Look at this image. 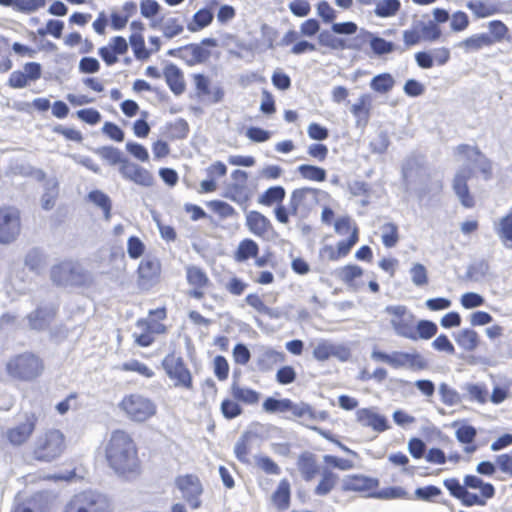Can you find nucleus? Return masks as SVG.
Listing matches in <instances>:
<instances>
[{
	"instance_id": "1",
	"label": "nucleus",
	"mask_w": 512,
	"mask_h": 512,
	"mask_svg": "<svg viewBox=\"0 0 512 512\" xmlns=\"http://www.w3.org/2000/svg\"><path fill=\"white\" fill-rule=\"evenodd\" d=\"M104 454L108 466L117 475L131 478L141 473L138 446L128 431L113 430L105 443Z\"/></svg>"
},
{
	"instance_id": "2",
	"label": "nucleus",
	"mask_w": 512,
	"mask_h": 512,
	"mask_svg": "<svg viewBox=\"0 0 512 512\" xmlns=\"http://www.w3.org/2000/svg\"><path fill=\"white\" fill-rule=\"evenodd\" d=\"M68 448L65 433L55 427L42 429L33 439L29 449L32 461L51 463L61 458Z\"/></svg>"
},
{
	"instance_id": "3",
	"label": "nucleus",
	"mask_w": 512,
	"mask_h": 512,
	"mask_svg": "<svg viewBox=\"0 0 512 512\" xmlns=\"http://www.w3.org/2000/svg\"><path fill=\"white\" fill-rule=\"evenodd\" d=\"M296 466L302 479L306 482H310L320 475V479L313 490L316 496H327L339 483L338 474L328 467L322 468L317 456L312 452H302L297 458Z\"/></svg>"
},
{
	"instance_id": "4",
	"label": "nucleus",
	"mask_w": 512,
	"mask_h": 512,
	"mask_svg": "<svg viewBox=\"0 0 512 512\" xmlns=\"http://www.w3.org/2000/svg\"><path fill=\"white\" fill-rule=\"evenodd\" d=\"M43 359L36 353L24 351L9 358L5 370L7 375L15 381L33 382L44 372Z\"/></svg>"
},
{
	"instance_id": "5",
	"label": "nucleus",
	"mask_w": 512,
	"mask_h": 512,
	"mask_svg": "<svg viewBox=\"0 0 512 512\" xmlns=\"http://www.w3.org/2000/svg\"><path fill=\"white\" fill-rule=\"evenodd\" d=\"M39 424V415L33 411L20 410L15 423L8 427L2 435L6 444L20 448L29 443Z\"/></svg>"
},
{
	"instance_id": "6",
	"label": "nucleus",
	"mask_w": 512,
	"mask_h": 512,
	"mask_svg": "<svg viewBox=\"0 0 512 512\" xmlns=\"http://www.w3.org/2000/svg\"><path fill=\"white\" fill-rule=\"evenodd\" d=\"M118 408L133 423H145L157 414L156 403L138 392L125 394L119 401Z\"/></svg>"
},
{
	"instance_id": "7",
	"label": "nucleus",
	"mask_w": 512,
	"mask_h": 512,
	"mask_svg": "<svg viewBox=\"0 0 512 512\" xmlns=\"http://www.w3.org/2000/svg\"><path fill=\"white\" fill-rule=\"evenodd\" d=\"M167 317L165 307L150 310L146 318H140L136 322L139 333H134V342L140 347H149L155 341V336L165 334L167 327L162 321Z\"/></svg>"
},
{
	"instance_id": "8",
	"label": "nucleus",
	"mask_w": 512,
	"mask_h": 512,
	"mask_svg": "<svg viewBox=\"0 0 512 512\" xmlns=\"http://www.w3.org/2000/svg\"><path fill=\"white\" fill-rule=\"evenodd\" d=\"M62 512H112V504L105 495L93 490H84L74 494Z\"/></svg>"
},
{
	"instance_id": "9",
	"label": "nucleus",
	"mask_w": 512,
	"mask_h": 512,
	"mask_svg": "<svg viewBox=\"0 0 512 512\" xmlns=\"http://www.w3.org/2000/svg\"><path fill=\"white\" fill-rule=\"evenodd\" d=\"M217 45L216 39L204 38L199 43H189L172 49L168 54L181 59L187 66L193 67L206 63L211 58L212 49L216 48Z\"/></svg>"
},
{
	"instance_id": "10",
	"label": "nucleus",
	"mask_w": 512,
	"mask_h": 512,
	"mask_svg": "<svg viewBox=\"0 0 512 512\" xmlns=\"http://www.w3.org/2000/svg\"><path fill=\"white\" fill-rule=\"evenodd\" d=\"M162 367L174 387L188 391L194 389L193 375L181 356L167 354L162 360Z\"/></svg>"
},
{
	"instance_id": "11",
	"label": "nucleus",
	"mask_w": 512,
	"mask_h": 512,
	"mask_svg": "<svg viewBox=\"0 0 512 512\" xmlns=\"http://www.w3.org/2000/svg\"><path fill=\"white\" fill-rule=\"evenodd\" d=\"M22 232L21 211L12 205L0 207V244L14 243Z\"/></svg>"
},
{
	"instance_id": "12",
	"label": "nucleus",
	"mask_w": 512,
	"mask_h": 512,
	"mask_svg": "<svg viewBox=\"0 0 512 512\" xmlns=\"http://www.w3.org/2000/svg\"><path fill=\"white\" fill-rule=\"evenodd\" d=\"M175 485L191 509L196 510L201 508V497L204 492V487L197 475H179L175 479Z\"/></svg>"
},
{
	"instance_id": "13",
	"label": "nucleus",
	"mask_w": 512,
	"mask_h": 512,
	"mask_svg": "<svg viewBox=\"0 0 512 512\" xmlns=\"http://www.w3.org/2000/svg\"><path fill=\"white\" fill-rule=\"evenodd\" d=\"M474 170L469 166L459 168L451 182V187L460 204L467 209L476 206V198L469 188V180L473 177Z\"/></svg>"
},
{
	"instance_id": "14",
	"label": "nucleus",
	"mask_w": 512,
	"mask_h": 512,
	"mask_svg": "<svg viewBox=\"0 0 512 512\" xmlns=\"http://www.w3.org/2000/svg\"><path fill=\"white\" fill-rule=\"evenodd\" d=\"M379 489V480L364 474H350L341 482V491L355 493L362 497H375Z\"/></svg>"
},
{
	"instance_id": "15",
	"label": "nucleus",
	"mask_w": 512,
	"mask_h": 512,
	"mask_svg": "<svg viewBox=\"0 0 512 512\" xmlns=\"http://www.w3.org/2000/svg\"><path fill=\"white\" fill-rule=\"evenodd\" d=\"M262 407L265 412L271 414L289 412L295 418L314 416V411L308 404L298 405L289 398L276 399L273 397H268L264 400Z\"/></svg>"
},
{
	"instance_id": "16",
	"label": "nucleus",
	"mask_w": 512,
	"mask_h": 512,
	"mask_svg": "<svg viewBox=\"0 0 512 512\" xmlns=\"http://www.w3.org/2000/svg\"><path fill=\"white\" fill-rule=\"evenodd\" d=\"M185 272L186 281L190 287L187 295L193 299H203L209 288L212 286V282L208 274L202 267L196 265L186 266Z\"/></svg>"
},
{
	"instance_id": "17",
	"label": "nucleus",
	"mask_w": 512,
	"mask_h": 512,
	"mask_svg": "<svg viewBox=\"0 0 512 512\" xmlns=\"http://www.w3.org/2000/svg\"><path fill=\"white\" fill-rule=\"evenodd\" d=\"M385 313L390 316V324L394 331L401 337L410 336V331L415 316L404 305H389L385 308Z\"/></svg>"
},
{
	"instance_id": "18",
	"label": "nucleus",
	"mask_w": 512,
	"mask_h": 512,
	"mask_svg": "<svg viewBox=\"0 0 512 512\" xmlns=\"http://www.w3.org/2000/svg\"><path fill=\"white\" fill-rule=\"evenodd\" d=\"M136 272L138 286L149 289L159 281L161 263L158 259L145 258L139 263Z\"/></svg>"
},
{
	"instance_id": "19",
	"label": "nucleus",
	"mask_w": 512,
	"mask_h": 512,
	"mask_svg": "<svg viewBox=\"0 0 512 512\" xmlns=\"http://www.w3.org/2000/svg\"><path fill=\"white\" fill-rule=\"evenodd\" d=\"M232 178L234 183L228 187L225 196L239 205L247 204L251 197L247 187L248 173L237 169L232 172Z\"/></svg>"
},
{
	"instance_id": "20",
	"label": "nucleus",
	"mask_w": 512,
	"mask_h": 512,
	"mask_svg": "<svg viewBox=\"0 0 512 512\" xmlns=\"http://www.w3.org/2000/svg\"><path fill=\"white\" fill-rule=\"evenodd\" d=\"M119 173L123 179L141 187H151L155 183V178L148 169L130 159L124 167L119 169Z\"/></svg>"
},
{
	"instance_id": "21",
	"label": "nucleus",
	"mask_w": 512,
	"mask_h": 512,
	"mask_svg": "<svg viewBox=\"0 0 512 512\" xmlns=\"http://www.w3.org/2000/svg\"><path fill=\"white\" fill-rule=\"evenodd\" d=\"M245 225L251 234L261 239H267L274 234L270 219L257 210L246 213Z\"/></svg>"
},
{
	"instance_id": "22",
	"label": "nucleus",
	"mask_w": 512,
	"mask_h": 512,
	"mask_svg": "<svg viewBox=\"0 0 512 512\" xmlns=\"http://www.w3.org/2000/svg\"><path fill=\"white\" fill-rule=\"evenodd\" d=\"M41 65L37 62H28L22 70L13 71L8 78V86L14 89L26 87L30 82L40 79Z\"/></svg>"
},
{
	"instance_id": "23",
	"label": "nucleus",
	"mask_w": 512,
	"mask_h": 512,
	"mask_svg": "<svg viewBox=\"0 0 512 512\" xmlns=\"http://www.w3.org/2000/svg\"><path fill=\"white\" fill-rule=\"evenodd\" d=\"M356 420L361 426L371 428L377 433H382L390 428L386 416L377 412L376 408L358 409Z\"/></svg>"
},
{
	"instance_id": "24",
	"label": "nucleus",
	"mask_w": 512,
	"mask_h": 512,
	"mask_svg": "<svg viewBox=\"0 0 512 512\" xmlns=\"http://www.w3.org/2000/svg\"><path fill=\"white\" fill-rule=\"evenodd\" d=\"M130 28L132 30L131 35L129 36V44L133 51V55L138 61H147L149 59V52L145 45V39L143 36V32L145 30L144 23L135 20L130 24Z\"/></svg>"
},
{
	"instance_id": "25",
	"label": "nucleus",
	"mask_w": 512,
	"mask_h": 512,
	"mask_svg": "<svg viewBox=\"0 0 512 512\" xmlns=\"http://www.w3.org/2000/svg\"><path fill=\"white\" fill-rule=\"evenodd\" d=\"M128 42L123 36L112 37L106 46L100 47L99 56L107 65H113L118 62V57L128 52Z\"/></svg>"
},
{
	"instance_id": "26",
	"label": "nucleus",
	"mask_w": 512,
	"mask_h": 512,
	"mask_svg": "<svg viewBox=\"0 0 512 512\" xmlns=\"http://www.w3.org/2000/svg\"><path fill=\"white\" fill-rule=\"evenodd\" d=\"M13 512H52V507L48 496L43 492H37L26 499L17 501Z\"/></svg>"
},
{
	"instance_id": "27",
	"label": "nucleus",
	"mask_w": 512,
	"mask_h": 512,
	"mask_svg": "<svg viewBox=\"0 0 512 512\" xmlns=\"http://www.w3.org/2000/svg\"><path fill=\"white\" fill-rule=\"evenodd\" d=\"M443 484L453 497L460 500L462 505L467 507L483 506V502L477 497V494L469 492L464 483L461 484L457 478L445 479Z\"/></svg>"
},
{
	"instance_id": "28",
	"label": "nucleus",
	"mask_w": 512,
	"mask_h": 512,
	"mask_svg": "<svg viewBox=\"0 0 512 512\" xmlns=\"http://www.w3.org/2000/svg\"><path fill=\"white\" fill-rule=\"evenodd\" d=\"M350 356V350L344 345H334L328 340H321L313 349V357L318 361H326L331 357L345 361Z\"/></svg>"
},
{
	"instance_id": "29",
	"label": "nucleus",
	"mask_w": 512,
	"mask_h": 512,
	"mask_svg": "<svg viewBox=\"0 0 512 512\" xmlns=\"http://www.w3.org/2000/svg\"><path fill=\"white\" fill-rule=\"evenodd\" d=\"M219 6L218 0H207L205 7L199 9L192 17L191 21L187 24V29L190 32H198L208 27L214 18V11Z\"/></svg>"
},
{
	"instance_id": "30",
	"label": "nucleus",
	"mask_w": 512,
	"mask_h": 512,
	"mask_svg": "<svg viewBox=\"0 0 512 512\" xmlns=\"http://www.w3.org/2000/svg\"><path fill=\"white\" fill-rule=\"evenodd\" d=\"M163 76L169 89L175 95H181L186 89V83L182 70L175 64H168L163 69Z\"/></svg>"
},
{
	"instance_id": "31",
	"label": "nucleus",
	"mask_w": 512,
	"mask_h": 512,
	"mask_svg": "<svg viewBox=\"0 0 512 512\" xmlns=\"http://www.w3.org/2000/svg\"><path fill=\"white\" fill-rule=\"evenodd\" d=\"M355 245V237L351 240H341L337 246L325 245L320 249V256L327 261H338L346 257Z\"/></svg>"
},
{
	"instance_id": "32",
	"label": "nucleus",
	"mask_w": 512,
	"mask_h": 512,
	"mask_svg": "<svg viewBox=\"0 0 512 512\" xmlns=\"http://www.w3.org/2000/svg\"><path fill=\"white\" fill-rule=\"evenodd\" d=\"M372 109V96L370 94H362L356 103H354L350 111L356 118L357 125H367Z\"/></svg>"
},
{
	"instance_id": "33",
	"label": "nucleus",
	"mask_w": 512,
	"mask_h": 512,
	"mask_svg": "<svg viewBox=\"0 0 512 512\" xmlns=\"http://www.w3.org/2000/svg\"><path fill=\"white\" fill-rule=\"evenodd\" d=\"M56 312L54 308L47 309L40 307L35 309L27 317L30 328L37 331L45 329L56 316Z\"/></svg>"
},
{
	"instance_id": "34",
	"label": "nucleus",
	"mask_w": 512,
	"mask_h": 512,
	"mask_svg": "<svg viewBox=\"0 0 512 512\" xmlns=\"http://www.w3.org/2000/svg\"><path fill=\"white\" fill-rule=\"evenodd\" d=\"M230 393L239 404L257 405L260 401V393L252 388L241 386L237 382H233L230 387Z\"/></svg>"
},
{
	"instance_id": "35",
	"label": "nucleus",
	"mask_w": 512,
	"mask_h": 512,
	"mask_svg": "<svg viewBox=\"0 0 512 512\" xmlns=\"http://www.w3.org/2000/svg\"><path fill=\"white\" fill-rule=\"evenodd\" d=\"M259 255V245L251 238L242 239L233 253V258L238 263H243Z\"/></svg>"
},
{
	"instance_id": "36",
	"label": "nucleus",
	"mask_w": 512,
	"mask_h": 512,
	"mask_svg": "<svg viewBox=\"0 0 512 512\" xmlns=\"http://www.w3.org/2000/svg\"><path fill=\"white\" fill-rule=\"evenodd\" d=\"M438 331L437 325L430 320H420L416 324L413 323L411 327L410 336L407 339L417 341L419 339L429 340L433 338Z\"/></svg>"
},
{
	"instance_id": "37",
	"label": "nucleus",
	"mask_w": 512,
	"mask_h": 512,
	"mask_svg": "<svg viewBox=\"0 0 512 512\" xmlns=\"http://www.w3.org/2000/svg\"><path fill=\"white\" fill-rule=\"evenodd\" d=\"M274 506L281 511L287 510L291 502V485L288 479L280 480L271 496Z\"/></svg>"
},
{
	"instance_id": "38",
	"label": "nucleus",
	"mask_w": 512,
	"mask_h": 512,
	"mask_svg": "<svg viewBox=\"0 0 512 512\" xmlns=\"http://www.w3.org/2000/svg\"><path fill=\"white\" fill-rule=\"evenodd\" d=\"M464 485L467 488L479 489L480 494L477 497L483 502V506L486 504L487 499H490L495 494V488L491 483H485L483 480L475 475H466L464 477Z\"/></svg>"
},
{
	"instance_id": "39",
	"label": "nucleus",
	"mask_w": 512,
	"mask_h": 512,
	"mask_svg": "<svg viewBox=\"0 0 512 512\" xmlns=\"http://www.w3.org/2000/svg\"><path fill=\"white\" fill-rule=\"evenodd\" d=\"M456 439L465 445L464 451L467 454H472L477 450L475 444V438L477 436V430L471 425H462L455 432Z\"/></svg>"
},
{
	"instance_id": "40",
	"label": "nucleus",
	"mask_w": 512,
	"mask_h": 512,
	"mask_svg": "<svg viewBox=\"0 0 512 512\" xmlns=\"http://www.w3.org/2000/svg\"><path fill=\"white\" fill-rule=\"evenodd\" d=\"M334 230L340 236L348 235L347 240L355 237V244L359 241V228L349 216L339 217L334 222Z\"/></svg>"
},
{
	"instance_id": "41",
	"label": "nucleus",
	"mask_w": 512,
	"mask_h": 512,
	"mask_svg": "<svg viewBox=\"0 0 512 512\" xmlns=\"http://www.w3.org/2000/svg\"><path fill=\"white\" fill-rule=\"evenodd\" d=\"M457 344L467 352H473L480 344V337L477 331L465 328L456 336Z\"/></svg>"
},
{
	"instance_id": "42",
	"label": "nucleus",
	"mask_w": 512,
	"mask_h": 512,
	"mask_svg": "<svg viewBox=\"0 0 512 512\" xmlns=\"http://www.w3.org/2000/svg\"><path fill=\"white\" fill-rule=\"evenodd\" d=\"M363 274V269L356 264H348L337 270L338 279L349 287H356V280Z\"/></svg>"
},
{
	"instance_id": "43",
	"label": "nucleus",
	"mask_w": 512,
	"mask_h": 512,
	"mask_svg": "<svg viewBox=\"0 0 512 512\" xmlns=\"http://www.w3.org/2000/svg\"><path fill=\"white\" fill-rule=\"evenodd\" d=\"M494 44V39L489 34L481 33L474 34L460 43V46L466 52L478 51L484 47H488Z\"/></svg>"
},
{
	"instance_id": "44",
	"label": "nucleus",
	"mask_w": 512,
	"mask_h": 512,
	"mask_svg": "<svg viewBox=\"0 0 512 512\" xmlns=\"http://www.w3.org/2000/svg\"><path fill=\"white\" fill-rule=\"evenodd\" d=\"M99 156L105 160L109 165L115 166L118 165L119 169L126 165V162L129 161V158L123 155V153L116 147L113 146H103L98 150Z\"/></svg>"
},
{
	"instance_id": "45",
	"label": "nucleus",
	"mask_w": 512,
	"mask_h": 512,
	"mask_svg": "<svg viewBox=\"0 0 512 512\" xmlns=\"http://www.w3.org/2000/svg\"><path fill=\"white\" fill-rule=\"evenodd\" d=\"M285 194V189L282 186H273L259 196L258 203L266 207L279 205L283 202Z\"/></svg>"
},
{
	"instance_id": "46",
	"label": "nucleus",
	"mask_w": 512,
	"mask_h": 512,
	"mask_svg": "<svg viewBox=\"0 0 512 512\" xmlns=\"http://www.w3.org/2000/svg\"><path fill=\"white\" fill-rule=\"evenodd\" d=\"M286 361V355L282 351L267 349L258 361V366L263 371H268L272 366L283 364Z\"/></svg>"
},
{
	"instance_id": "47",
	"label": "nucleus",
	"mask_w": 512,
	"mask_h": 512,
	"mask_svg": "<svg viewBox=\"0 0 512 512\" xmlns=\"http://www.w3.org/2000/svg\"><path fill=\"white\" fill-rule=\"evenodd\" d=\"M317 192V189L310 187L295 189L290 198V213L297 215L299 209L305 205L308 196L315 195Z\"/></svg>"
},
{
	"instance_id": "48",
	"label": "nucleus",
	"mask_w": 512,
	"mask_h": 512,
	"mask_svg": "<svg viewBox=\"0 0 512 512\" xmlns=\"http://www.w3.org/2000/svg\"><path fill=\"white\" fill-rule=\"evenodd\" d=\"M405 352L394 351L391 354L374 350L372 352V358L377 361L384 362L394 369L404 368Z\"/></svg>"
},
{
	"instance_id": "49",
	"label": "nucleus",
	"mask_w": 512,
	"mask_h": 512,
	"mask_svg": "<svg viewBox=\"0 0 512 512\" xmlns=\"http://www.w3.org/2000/svg\"><path fill=\"white\" fill-rule=\"evenodd\" d=\"M251 435L244 433L234 446V454L237 460L243 464L250 463L251 454Z\"/></svg>"
},
{
	"instance_id": "50",
	"label": "nucleus",
	"mask_w": 512,
	"mask_h": 512,
	"mask_svg": "<svg viewBox=\"0 0 512 512\" xmlns=\"http://www.w3.org/2000/svg\"><path fill=\"white\" fill-rule=\"evenodd\" d=\"M117 369L121 372H135L148 379L155 376V372L148 365L136 359L122 363Z\"/></svg>"
},
{
	"instance_id": "51",
	"label": "nucleus",
	"mask_w": 512,
	"mask_h": 512,
	"mask_svg": "<svg viewBox=\"0 0 512 512\" xmlns=\"http://www.w3.org/2000/svg\"><path fill=\"white\" fill-rule=\"evenodd\" d=\"M220 411L225 419L232 420L242 415L243 408L236 398L226 397L221 401Z\"/></svg>"
},
{
	"instance_id": "52",
	"label": "nucleus",
	"mask_w": 512,
	"mask_h": 512,
	"mask_svg": "<svg viewBox=\"0 0 512 512\" xmlns=\"http://www.w3.org/2000/svg\"><path fill=\"white\" fill-rule=\"evenodd\" d=\"M298 172L302 178L315 182H323L327 178V173L324 168L303 164L298 167Z\"/></svg>"
},
{
	"instance_id": "53",
	"label": "nucleus",
	"mask_w": 512,
	"mask_h": 512,
	"mask_svg": "<svg viewBox=\"0 0 512 512\" xmlns=\"http://www.w3.org/2000/svg\"><path fill=\"white\" fill-rule=\"evenodd\" d=\"M401 8L399 0H381L376 4L375 14L381 18L395 16Z\"/></svg>"
},
{
	"instance_id": "54",
	"label": "nucleus",
	"mask_w": 512,
	"mask_h": 512,
	"mask_svg": "<svg viewBox=\"0 0 512 512\" xmlns=\"http://www.w3.org/2000/svg\"><path fill=\"white\" fill-rule=\"evenodd\" d=\"M88 199L102 209L106 220L111 218V200L104 192L93 190L88 194Z\"/></svg>"
},
{
	"instance_id": "55",
	"label": "nucleus",
	"mask_w": 512,
	"mask_h": 512,
	"mask_svg": "<svg viewBox=\"0 0 512 512\" xmlns=\"http://www.w3.org/2000/svg\"><path fill=\"white\" fill-rule=\"evenodd\" d=\"M394 84V78L389 73L376 75L370 82L372 90L381 94L389 92L393 88Z\"/></svg>"
},
{
	"instance_id": "56",
	"label": "nucleus",
	"mask_w": 512,
	"mask_h": 512,
	"mask_svg": "<svg viewBox=\"0 0 512 512\" xmlns=\"http://www.w3.org/2000/svg\"><path fill=\"white\" fill-rule=\"evenodd\" d=\"M468 399L472 402L485 404L488 401L489 392L484 384L469 383L466 385Z\"/></svg>"
},
{
	"instance_id": "57",
	"label": "nucleus",
	"mask_w": 512,
	"mask_h": 512,
	"mask_svg": "<svg viewBox=\"0 0 512 512\" xmlns=\"http://www.w3.org/2000/svg\"><path fill=\"white\" fill-rule=\"evenodd\" d=\"M74 271V267L71 263L64 262L54 266L51 270V279L54 283L60 285L68 281L71 274Z\"/></svg>"
},
{
	"instance_id": "58",
	"label": "nucleus",
	"mask_w": 512,
	"mask_h": 512,
	"mask_svg": "<svg viewBox=\"0 0 512 512\" xmlns=\"http://www.w3.org/2000/svg\"><path fill=\"white\" fill-rule=\"evenodd\" d=\"M318 41L321 46L332 50H345V40L335 36L330 31H322L318 36Z\"/></svg>"
},
{
	"instance_id": "59",
	"label": "nucleus",
	"mask_w": 512,
	"mask_h": 512,
	"mask_svg": "<svg viewBox=\"0 0 512 512\" xmlns=\"http://www.w3.org/2000/svg\"><path fill=\"white\" fill-rule=\"evenodd\" d=\"M369 45L376 55H384L394 51V44L381 38L379 36L374 35L370 32Z\"/></svg>"
},
{
	"instance_id": "60",
	"label": "nucleus",
	"mask_w": 512,
	"mask_h": 512,
	"mask_svg": "<svg viewBox=\"0 0 512 512\" xmlns=\"http://www.w3.org/2000/svg\"><path fill=\"white\" fill-rule=\"evenodd\" d=\"M467 6L477 18H486L498 12L494 5L483 1L469 2Z\"/></svg>"
},
{
	"instance_id": "61",
	"label": "nucleus",
	"mask_w": 512,
	"mask_h": 512,
	"mask_svg": "<svg viewBox=\"0 0 512 512\" xmlns=\"http://www.w3.org/2000/svg\"><path fill=\"white\" fill-rule=\"evenodd\" d=\"M210 209L220 218H230L238 215L235 208L227 202L221 200H212L208 203Z\"/></svg>"
},
{
	"instance_id": "62",
	"label": "nucleus",
	"mask_w": 512,
	"mask_h": 512,
	"mask_svg": "<svg viewBox=\"0 0 512 512\" xmlns=\"http://www.w3.org/2000/svg\"><path fill=\"white\" fill-rule=\"evenodd\" d=\"M399 241L398 227L394 223H385L382 226V242L385 247L392 248Z\"/></svg>"
},
{
	"instance_id": "63",
	"label": "nucleus",
	"mask_w": 512,
	"mask_h": 512,
	"mask_svg": "<svg viewBox=\"0 0 512 512\" xmlns=\"http://www.w3.org/2000/svg\"><path fill=\"white\" fill-rule=\"evenodd\" d=\"M161 31L166 39H172L183 33L184 25L179 18H169L162 26Z\"/></svg>"
},
{
	"instance_id": "64",
	"label": "nucleus",
	"mask_w": 512,
	"mask_h": 512,
	"mask_svg": "<svg viewBox=\"0 0 512 512\" xmlns=\"http://www.w3.org/2000/svg\"><path fill=\"white\" fill-rule=\"evenodd\" d=\"M497 233L504 243L512 242V208L500 219Z\"/></svg>"
}]
</instances>
